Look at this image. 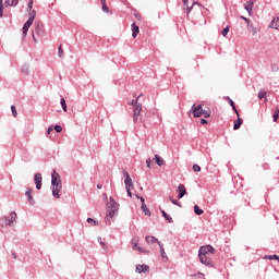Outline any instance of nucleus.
Here are the masks:
<instances>
[{"label": "nucleus", "instance_id": "1", "mask_svg": "<svg viewBox=\"0 0 279 279\" xmlns=\"http://www.w3.org/2000/svg\"><path fill=\"white\" fill-rule=\"evenodd\" d=\"M119 213V205L117 204V201L112 197L109 198V202L107 203V216L105 218V221L107 226H110L112 223V220L114 215Z\"/></svg>", "mask_w": 279, "mask_h": 279}, {"label": "nucleus", "instance_id": "2", "mask_svg": "<svg viewBox=\"0 0 279 279\" xmlns=\"http://www.w3.org/2000/svg\"><path fill=\"white\" fill-rule=\"evenodd\" d=\"M143 95H140L135 100H132L129 105L133 106V121L134 123H138V118L141 117V112H143V105L138 102Z\"/></svg>", "mask_w": 279, "mask_h": 279}, {"label": "nucleus", "instance_id": "3", "mask_svg": "<svg viewBox=\"0 0 279 279\" xmlns=\"http://www.w3.org/2000/svg\"><path fill=\"white\" fill-rule=\"evenodd\" d=\"M192 108H193V111H192L193 117L195 118L205 117V119H209L210 114H213L210 109H204L202 105H198L196 107L194 105Z\"/></svg>", "mask_w": 279, "mask_h": 279}, {"label": "nucleus", "instance_id": "4", "mask_svg": "<svg viewBox=\"0 0 279 279\" xmlns=\"http://www.w3.org/2000/svg\"><path fill=\"white\" fill-rule=\"evenodd\" d=\"M10 217H11V219H8V217H3L2 219H1V221H0V226L2 227V228H5L7 226H12V223H16V213H11L10 214Z\"/></svg>", "mask_w": 279, "mask_h": 279}, {"label": "nucleus", "instance_id": "5", "mask_svg": "<svg viewBox=\"0 0 279 279\" xmlns=\"http://www.w3.org/2000/svg\"><path fill=\"white\" fill-rule=\"evenodd\" d=\"M215 252H217V250H215V247L210 246V245H206V246H202L198 251L199 255L203 256H208V254H215Z\"/></svg>", "mask_w": 279, "mask_h": 279}, {"label": "nucleus", "instance_id": "6", "mask_svg": "<svg viewBox=\"0 0 279 279\" xmlns=\"http://www.w3.org/2000/svg\"><path fill=\"white\" fill-rule=\"evenodd\" d=\"M123 175L125 178L124 180L125 189H134V182H132V178L130 177V173H128V171L124 170Z\"/></svg>", "mask_w": 279, "mask_h": 279}, {"label": "nucleus", "instance_id": "7", "mask_svg": "<svg viewBox=\"0 0 279 279\" xmlns=\"http://www.w3.org/2000/svg\"><path fill=\"white\" fill-rule=\"evenodd\" d=\"M51 191H52L53 197H56L57 199H60V191H62V184H57V185L52 184Z\"/></svg>", "mask_w": 279, "mask_h": 279}, {"label": "nucleus", "instance_id": "8", "mask_svg": "<svg viewBox=\"0 0 279 279\" xmlns=\"http://www.w3.org/2000/svg\"><path fill=\"white\" fill-rule=\"evenodd\" d=\"M52 184L54 185L62 184V179L60 178V174L56 172V170H53L51 174V185Z\"/></svg>", "mask_w": 279, "mask_h": 279}, {"label": "nucleus", "instance_id": "9", "mask_svg": "<svg viewBox=\"0 0 279 279\" xmlns=\"http://www.w3.org/2000/svg\"><path fill=\"white\" fill-rule=\"evenodd\" d=\"M198 258L203 265H206L207 267L213 266V259H210V257H208V255H199L198 254Z\"/></svg>", "mask_w": 279, "mask_h": 279}, {"label": "nucleus", "instance_id": "10", "mask_svg": "<svg viewBox=\"0 0 279 279\" xmlns=\"http://www.w3.org/2000/svg\"><path fill=\"white\" fill-rule=\"evenodd\" d=\"M34 180L37 191H40V189L43 187V174L36 173Z\"/></svg>", "mask_w": 279, "mask_h": 279}, {"label": "nucleus", "instance_id": "11", "mask_svg": "<svg viewBox=\"0 0 279 279\" xmlns=\"http://www.w3.org/2000/svg\"><path fill=\"white\" fill-rule=\"evenodd\" d=\"M35 33H36L38 36H43V34H45V28H44L43 23H40V22H35Z\"/></svg>", "mask_w": 279, "mask_h": 279}, {"label": "nucleus", "instance_id": "12", "mask_svg": "<svg viewBox=\"0 0 279 279\" xmlns=\"http://www.w3.org/2000/svg\"><path fill=\"white\" fill-rule=\"evenodd\" d=\"M132 247H133V250H137L142 254H149V251L144 250L143 247L138 246V240H133Z\"/></svg>", "mask_w": 279, "mask_h": 279}, {"label": "nucleus", "instance_id": "13", "mask_svg": "<svg viewBox=\"0 0 279 279\" xmlns=\"http://www.w3.org/2000/svg\"><path fill=\"white\" fill-rule=\"evenodd\" d=\"M194 5H199L202 8V4L197 1H194L192 7H189V4L186 7L183 8V12L186 13L187 19H189V14H191V12H193V7Z\"/></svg>", "mask_w": 279, "mask_h": 279}, {"label": "nucleus", "instance_id": "14", "mask_svg": "<svg viewBox=\"0 0 279 279\" xmlns=\"http://www.w3.org/2000/svg\"><path fill=\"white\" fill-rule=\"evenodd\" d=\"M177 192L179 193V199H182L186 194V186H184V184H179Z\"/></svg>", "mask_w": 279, "mask_h": 279}, {"label": "nucleus", "instance_id": "15", "mask_svg": "<svg viewBox=\"0 0 279 279\" xmlns=\"http://www.w3.org/2000/svg\"><path fill=\"white\" fill-rule=\"evenodd\" d=\"M147 271H149V266H147L145 264L136 266L137 274H147Z\"/></svg>", "mask_w": 279, "mask_h": 279}, {"label": "nucleus", "instance_id": "16", "mask_svg": "<svg viewBox=\"0 0 279 279\" xmlns=\"http://www.w3.org/2000/svg\"><path fill=\"white\" fill-rule=\"evenodd\" d=\"M145 241L148 245H154V243H158V245H160V241H158L154 235H147Z\"/></svg>", "mask_w": 279, "mask_h": 279}, {"label": "nucleus", "instance_id": "17", "mask_svg": "<svg viewBox=\"0 0 279 279\" xmlns=\"http://www.w3.org/2000/svg\"><path fill=\"white\" fill-rule=\"evenodd\" d=\"M33 24L34 22H32V20H27L23 26V36H27V32H29V27H32Z\"/></svg>", "mask_w": 279, "mask_h": 279}, {"label": "nucleus", "instance_id": "18", "mask_svg": "<svg viewBox=\"0 0 279 279\" xmlns=\"http://www.w3.org/2000/svg\"><path fill=\"white\" fill-rule=\"evenodd\" d=\"M131 28H132V32H133V34H132L133 38H136V36H138V34L141 33V29L138 28V25H136V23H133L131 25Z\"/></svg>", "mask_w": 279, "mask_h": 279}, {"label": "nucleus", "instance_id": "19", "mask_svg": "<svg viewBox=\"0 0 279 279\" xmlns=\"http://www.w3.org/2000/svg\"><path fill=\"white\" fill-rule=\"evenodd\" d=\"M254 8V1L251 0L248 2H246V4L244 5V10H246L250 14V16H252V9Z\"/></svg>", "mask_w": 279, "mask_h": 279}, {"label": "nucleus", "instance_id": "20", "mask_svg": "<svg viewBox=\"0 0 279 279\" xmlns=\"http://www.w3.org/2000/svg\"><path fill=\"white\" fill-rule=\"evenodd\" d=\"M159 247H160V254H161L162 260H169V257L167 256V253L165 252V245H162V243H159Z\"/></svg>", "mask_w": 279, "mask_h": 279}, {"label": "nucleus", "instance_id": "21", "mask_svg": "<svg viewBox=\"0 0 279 279\" xmlns=\"http://www.w3.org/2000/svg\"><path fill=\"white\" fill-rule=\"evenodd\" d=\"M243 125V119H241V116L238 117V120L234 122L233 130H239Z\"/></svg>", "mask_w": 279, "mask_h": 279}, {"label": "nucleus", "instance_id": "22", "mask_svg": "<svg viewBox=\"0 0 279 279\" xmlns=\"http://www.w3.org/2000/svg\"><path fill=\"white\" fill-rule=\"evenodd\" d=\"M155 162L158 165V167H162L165 165V159H162V157L159 155H155Z\"/></svg>", "mask_w": 279, "mask_h": 279}, {"label": "nucleus", "instance_id": "23", "mask_svg": "<svg viewBox=\"0 0 279 279\" xmlns=\"http://www.w3.org/2000/svg\"><path fill=\"white\" fill-rule=\"evenodd\" d=\"M12 5H19V0H5L7 8H11Z\"/></svg>", "mask_w": 279, "mask_h": 279}, {"label": "nucleus", "instance_id": "24", "mask_svg": "<svg viewBox=\"0 0 279 279\" xmlns=\"http://www.w3.org/2000/svg\"><path fill=\"white\" fill-rule=\"evenodd\" d=\"M248 32H251L252 36H256V34H258V29L256 28V26H254V24H252V26L247 27Z\"/></svg>", "mask_w": 279, "mask_h": 279}, {"label": "nucleus", "instance_id": "25", "mask_svg": "<svg viewBox=\"0 0 279 279\" xmlns=\"http://www.w3.org/2000/svg\"><path fill=\"white\" fill-rule=\"evenodd\" d=\"M142 210H143V213H144L147 217H150V216H151V211H149V208H147V205H146V204H143V205H142Z\"/></svg>", "mask_w": 279, "mask_h": 279}, {"label": "nucleus", "instance_id": "26", "mask_svg": "<svg viewBox=\"0 0 279 279\" xmlns=\"http://www.w3.org/2000/svg\"><path fill=\"white\" fill-rule=\"evenodd\" d=\"M100 3H101L102 12H106V13L110 12V9L108 8V4L106 3V0H101Z\"/></svg>", "mask_w": 279, "mask_h": 279}, {"label": "nucleus", "instance_id": "27", "mask_svg": "<svg viewBox=\"0 0 279 279\" xmlns=\"http://www.w3.org/2000/svg\"><path fill=\"white\" fill-rule=\"evenodd\" d=\"M25 195H26V197H28V202H29L31 204H33V202H34V196H32V189H28V190L26 191Z\"/></svg>", "mask_w": 279, "mask_h": 279}, {"label": "nucleus", "instance_id": "28", "mask_svg": "<svg viewBox=\"0 0 279 279\" xmlns=\"http://www.w3.org/2000/svg\"><path fill=\"white\" fill-rule=\"evenodd\" d=\"M162 217L169 221V223H173V218H171L165 210H161Z\"/></svg>", "mask_w": 279, "mask_h": 279}, {"label": "nucleus", "instance_id": "29", "mask_svg": "<svg viewBox=\"0 0 279 279\" xmlns=\"http://www.w3.org/2000/svg\"><path fill=\"white\" fill-rule=\"evenodd\" d=\"M194 213L195 215H204V210L197 205L194 206Z\"/></svg>", "mask_w": 279, "mask_h": 279}, {"label": "nucleus", "instance_id": "30", "mask_svg": "<svg viewBox=\"0 0 279 279\" xmlns=\"http://www.w3.org/2000/svg\"><path fill=\"white\" fill-rule=\"evenodd\" d=\"M264 258H266L268 260H278L279 262L278 255H266Z\"/></svg>", "mask_w": 279, "mask_h": 279}, {"label": "nucleus", "instance_id": "31", "mask_svg": "<svg viewBox=\"0 0 279 279\" xmlns=\"http://www.w3.org/2000/svg\"><path fill=\"white\" fill-rule=\"evenodd\" d=\"M22 73H24V75H29V65H23Z\"/></svg>", "mask_w": 279, "mask_h": 279}, {"label": "nucleus", "instance_id": "32", "mask_svg": "<svg viewBox=\"0 0 279 279\" xmlns=\"http://www.w3.org/2000/svg\"><path fill=\"white\" fill-rule=\"evenodd\" d=\"M61 107L64 112H66V100L64 98H61Z\"/></svg>", "mask_w": 279, "mask_h": 279}, {"label": "nucleus", "instance_id": "33", "mask_svg": "<svg viewBox=\"0 0 279 279\" xmlns=\"http://www.w3.org/2000/svg\"><path fill=\"white\" fill-rule=\"evenodd\" d=\"M34 19H36V11L31 12L28 21H32V23H34Z\"/></svg>", "mask_w": 279, "mask_h": 279}, {"label": "nucleus", "instance_id": "34", "mask_svg": "<svg viewBox=\"0 0 279 279\" xmlns=\"http://www.w3.org/2000/svg\"><path fill=\"white\" fill-rule=\"evenodd\" d=\"M230 101V106L232 107V109L234 110L236 117H239V110H236V107L234 106V101L233 100H229Z\"/></svg>", "mask_w": 279, "mask_h": 279}, {"label": "nucleus", "instance_id": "35", "mask_svg": "<svg viewBox=\"0 0 279 279\" xmlns=\"http://www.w3.org/2000/svg\"><path fill=\"white\" fill-rule=\"evenodd\" d=\"M11 112L13 117H19V112H16V107L14 105L11 106Z\"/></svg>", "mask_w": 279, "mask_h": 279}, {"label": "nucleus", "instance_id": "36", "mask_svg": "<svg viewBox=\"0 0 279 279\" xmlns=\"http://www.w3.org/2000/svg\"><path fill=\"white\" fill-rule=\"evenodd\" d=\"M265 97H267V92H259L258 93V99H265Z\"/></svg>", "mask_w": 279, "mask_h": 279}, {"label": "nucleus", "instance_id": "37", "mask_svg": "<svg viewBox=\"0 0 279 279\" xmlns=\"http://www.w3.org/2000/svg\"><path fill=\"white\" fill-rule=\"evenodd\" d=\"M87 223H92V226H98L99 223L93 219V218H87Z\"/></svg>", "mask_w": 279, "mask_h": 279}, {"label": "nucleus", "instance_id": "38", "mask_svg": "<svg viewBox=\"0 0 279 279\" xmlns=\"http://www.w3.org/2000/svg\"><path fill=\"white\" fill-rule=\"evenodd\" d=\"M193 171H195V173H199V171H202V167H199V165H194Z\"/></svg>", "mask_w": 279, "mask_h": 279}, {"label": "nucleus", "instance_id": "39", "mask_svg": "<svg viewBox=\"0 0 279 279\" xmlns=\"http://www.w3.org/2000/svg\"><path fill=\"white\" fill-rule=\"evenodd\" d=\"M272 119H274L275 122L278 121V119H279V109H277V110L275 111V113H274V116H272Z\"/></svg>", "mask_w": 279, "mask_h": 279}, {"label": "nucleus", "instance_id": "40", "mask_svg": "<svg viewBox=\"0 0 279 279\" xmlns=\"http://www.w3.org/2000/svg\"><path fill=\"white\" fill-rule=\"evenodd\" d=\"M228 32H230V26H227L226 28L222 29V36L223 37L228 36Z\"/></svg>", "mask_w": 279, "mask_h": 279}, {"label": "nucleus", "instance_id": "41", "mask_svg": "<svg viewBox=\"0 0 279 279\" xmlns=\"http://www.w3.org/2000/svg\"><path fill=\"white\" fill-rule=\"evenodd\" d=\"M58 53H59V58H62V56H64V50H62V45L59 46Z\"/></svg>", "mask_w": 279, "mask_h": 279}, {"label": "nucleus", "instance_id": "42", "mask_svg": "<svg viewBox=\"0 0 279 279\" xmlns=\"http://www.w3.org/2000/svg\"><path fill=\"white\" fill-rule=\"evenodd\" d=\"M3 16V0H0V17Z\"/></svg>", "mask_w": 279, "mask_h": 279}, {"label": "nucleus", "instance_id": "43", "mask_svg": "<svg viewBox=\"0 0 279 279\" xmlns=\"http://www.w3.org/2000/svg\"><path fill=\"white\" fill-rule=\"evenodd\" d=\"M192 276H196V278L198 279H206V277L202 272H197L196 275H192Z\"/></svg>", "mask_w": 279, "mask_h": 279}, {"label": "nucleus", "instance_id": "44", "mask_svg": "<svg viewBox=\"0 0 279 279\" xmlns=\"http://www.w3.org/2000/svg\"><path fill=\"white\" fill-rule=\"evenodd\" d=\"M29 2H28V7H27V9L28 10H32V8H34V0H28Z\"/></svg>", "mask_w": 279, "mask_h": 279}, {"label": "nucleus", "instance_id": "45", "mask_svg": "<svg viewBox=\"0 0 279 279\" xmlns=\"http://www.w3.org/2000/svg\"><path fill=\"white\" fill-rule=\"evenodd\" d=\"M135 197L137 199H141L142 206H143V204H145V198L144 197L138 196V194H136Z\"/></svg>", "mask_w": 279, "mask_h": 279}, {"label": "nucleus", "instance_id": "46", "mask_svg": "<svg viewBox=\"0 0 279 279\" xmlns=\"http://www.w3.org/2000/svg\"><path fill=\"white\" fill-rule=\"evenodd\" d=\"M170 201L172 202V204H174V206H181L177 199H173L172 197H170Z\"/></svg>", "mask_w": 279, "mask_h": 279}, {"label": "nucleus", "instance_id": "47", "mask_svg": "<svg viewBox=\"0 0 279 279\" xmlns=\"http://www.w3.org/2000/svg\"><path fill=\"white\" fill-rule=\"evenodd\" d=\"M245 23H246L247 27H252V25H254V23H252V20H250V19L246 20Z\"/></svg>", "mask_w": 279, "mask_h": 279}, {"label": "nucleus", "instance_id": "48", "mask_svg": "<svg viewBox=\"0 0 279 279\" xmlns=\"http://www.w3.org/2000/svg\"><path fill=\"white\" fill-rule=\"evenodd\" d=\"M54 130H56V132L60 133V132H62V126L61 125H56Z\"/></svg>", "mask_w": 279, "mask_h": 279}, {"label": "nucleus", "instance_id": "49", "mask_svg": "<svg viewBox=\"0 0 279 279\" xmlns=\"http://www.w3.org/2000/svg\"><path fill=\"white\" fill-rule=\"evenodd\" d=\"M146 165L148 169H151V159H147Z\"/></svg>", "mask_w": 279, "mask_h": 279}, {"label": "nucleus", "instance_id": "50", "mask_svg": "<svg viewBox=\"0 0 279 279\" xmlns=\"http://www.w3.org/2000/svg\"><path fill=\"white\" fill-rule=\"evenodd\" d=\"M126 193L129 197H132V187H126Z\"/></svg>", "mask_w": 279, "mask_h": 279}, {"label": "nucleus", "instance_id": "51", "mask_svg": "<svg viewBox=\"0 0 279 279\" xmlns=\"http://www.w3.org/2000/svg\"><path fill=\"white\" fill-rule=\"evenodd\" d=\"M208 121L206 119H201V125H206Z\"/></svg>", "mask_w": 279, "mask_h": 279}, {"label": "nucleus", "instance_id": "52", "mask_svg": "<svg viewBox=\"0 0 279 279\" xmlns=\"http://www.w3.org/2000/svg\"><path fill=\"white\" fill-rule=\"evenodd\" d=\"M98 242L100 243V245H101L102 247H106V243H104V242L101 241V238H98Z\"/></svg>", "mask_w": 279, "mask_h": 279}, {"label": "nucleus", "instance_id": "53", "mask_svg": "<svg viewBox=\"0 0 279 279\" xmlns=\"http://www.w3.org/2000/svg\"><path fill=\"white\" fill-rule=\"evenodd\" d=\"M183 1V7L186 8L189 5V0H182Z\"/></svg>", "mask_w": 279, "mask_h": 279}, {"label": "nucleus", "instance_id": "54", "mask_svg": "<svg viewBox=\"0 0 279 279\" xmlns=\"http://www.w3.org/2000/svg\"><path fill=\"white\" fill-rule=\"evenodd\" d=\"M135 19H137V21H141V14L135 13Z\"/></svg>", "mask_w": 279, "mask_h": 279}, {"label": "nucleus", "instance_id": "55", "mask_svg": "<svg viewBox=\"0 0 279 279\" xmlns=\"http://www.w3.org/2000/svg\"><path fill=\"white\" fill-rule=\"evenodd\" d=\"M51 132H53V128H52V126H50V128L48 129L47 133H48V134H51Z\"/></svg>", "mask_w": 279, "mask_h": 279}, {"label": "nucleus", "instance_id": "56", "mask_svg": "<svg viewBox=\"0 0 279 279\" xmlns=\"http://www.w3.org/2000/svg\"><path fill=\"white\" fill-rule=\"evenodd\" d=\"M240 19H242V20L245 21V22L248 20L247 17H245V16H243V15H241Z\"/></svg>", "mask_w": 279, "mask_h": 279}, {"label": "nucleus", "instance_id": "57", "mask_svg": "<svg viewBox=\"0 0 279 279\" xmlns=\"http://www.w3.org/2000/svg\"><path fill=\"white\" fill-rule=\"evenodd\" d=\"M34 43H38V39L33 35Z\"/></svg>", "mask_w": 279, "mask_h": 279}, {"label": "nucleus", "instance_id": "58", "mask_svg": "<svg viewBox=\"0 0 279 279\" xmlns=\"http://www.w3.org/2000/svg\"><path fill=\"white\" fill-rule=\"evenodd\" d=\"M204 10H206V12H210L208 9L204 8Z\"/></svg>", "mask_w": 279, "mask_h": 279}, {"label": "nucleus", "instance_id": "59", "mask_svg": "<svg viewBox=\"0 0 279 279\" xmlns=\"http://www.w3.org/2000/svg\"><path fill=\"white\" fill-rule=\"evenodd\" d=\"M97 189H101V185H97Z\"/></svg>", "mask_w": 279, "mask_h": 279}, {"label": "nucleus", "instance_id": "60", "mask_svg": "<svg viewBox=\"0 0 279 279\" xmlns=\"http://www.w3.org/2000/svg\"><path fill=\"white\" fill-rule=\"evenodd\" d=\"M144 128H147V125H146V124H144Z\"/></svg>", "mask_w": 279, "mask_h": 279}]
</instances>
